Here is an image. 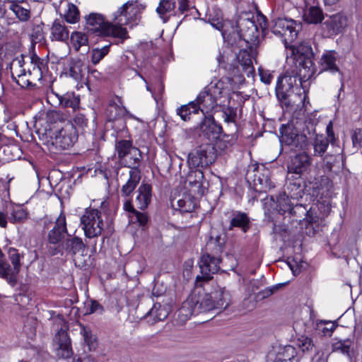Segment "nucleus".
<instances>
[{"label": "nucleus", "mask_w": 362, "mask_h": 362, "mask_svg": "<svg viewBox=\"0 0 362 362\" xmlns=\"http://www.w3.org/2000/svg\"><path fill=\"white\" fill-rule=\"evenodd\" d=\"M129 179L122 187L121 194L122 197H129L135 189L141 180V171L139 168H133L129 171Z\"/></svg>", "instance_id": "27"}, {"label": "nucleus", "mask_w": 362, "mask_h": 362, "mask_svg": "<svg viewBox=\"0 0 362 362\" xmlns=\"http://www.w3.org/2000/svg\"><path fill=\"white\" fill-rule=\"evenodd\" d=\"M338 54L334 50L325 51L319 62L321 71H329L332 74L340 72L339 68L337 64Z\"/></svg>", "instance_id": "23"}, {"label": "nucleus", "mask_w": 362, "mask_h": 362, "mask_svg": "<svg viewBox=\"0 0 362 362\" xmlns=\"http://www.w3.org/2000/svg\"><path fill=\"white\" fill-rule=\"evenodd\" d=\"M318 209L322 216H327L331 211V205L328 202L325 201L319 204Z\"/></svg>", "instance_id": "62"}, {"label": "nucleus", "mask_w": 362, "mask_h": 362, "mask_svg": "<svg viewBox=\"0 0 362 362\" xmlns=\"http://www.w3.org/2000/svg\"><path fill=\"white\" fill-rule=\"evenodd\" d=\"M326 132L327 134L326 137L329 139V141H330V143L333 144L335 141V136L333 131V124L332 122H329V124L327 125Z\"/></svg>", "instance_id": "63"}, {"label": "nucleus", "mask_w": 362, "mask_h": 362, "mask_svg": "<svg viewBox=\"0 0 362 362\" xmlns=\"http://www.w3.org/2000/svg\"><path fill=\"white\" fill-rule=\"evenodd\" d=\"M178 9L181 13H184L189 10V4L188 0H178Z\"/></svg>", "instance_id": "64"}, {"label": "nucleus", "mask_w": 362, "mask_h": 362, "mask_svg": "<svg viewBox=\"0 0 362 362\" xmlns=\"http://www.w3.org/2000/svg\"><path fill=\"white\" fill-rule=\"evenodd\" d=\"M59 99V105L64 107H71L75 111L79 106L80 100L75 96L74 93H67L64 95H59L55 94Z\"/></svg>", "instance_id": "40"}, {"label": "nucleus", "mask_w": 362, "mask_h": 362, "mask_svg": "<svg viewBox=\"0 0 362 362\" xmlns=\"http://www.w3.org/2000/svg\"><path fill=\"white\" fill-rule=\"evenodd\" d=\"M8 259L11 261L13 270L16 272H20L21 268V259L24 257L23 252L15 247H8L7 250Z\"/></svg>", "instance_id": "41"}, {"label": "nucleus", "mask_w": 362, "mask_h": 362, "mask_svg": "<svg viewBox=\"0 0 362 362\" xmlns=\"http://www.w3.org/2000/svg\"><path fill=\"white\" fill-rule=\"evenodd\" d=\"M69 31L64 23L59 20L53 22L51 27V37L52 40L65 42L69 39Z\"/></svg>", "instance_id": "29"}, {"label": "nucleus", "mask_w": 362, "mask_h": 362, "mask_svg": "<svg viewBox=\"0 0 362 362\" xmlns=\"http://www.w3.org/2000/svg\"><path fill=\"white\" fill-rule=\"evenodd\" d=\"M81 224L87 238L100 235L104 226L101 212L95 209H86L81 217Z\"/></svg>", "instance_id": "10"}, {"label": "nucleus", "mask_w": 362, "mask_h": 362, "mask_svg": "<svg viewBox=\"0 0 362 362\" xmlns=\"http://www.w3.org/2000/svg\"><path fill=\"white\" fill-rule=\"evenodd\" d=\"M103 312V307L98 301L92 300L90 301V307L87 310L89 314L97 313L101 314Z\"/></svg>", "instance_id": "61"}, {"label": "nucleus", "mask_w": 362, "mask_h": 362, "mask_svg": "<svg viewBox=\"0 0 362 362\" xmlns=\"http://www.w3.org/2000/svg\"><path fill=\"white\" fill-rule=\"evenodd\" d=\"M167 317V310L160 303L154 304L152 308L144 315V317L148 319V322L151 324L164 320Z\"/></svg>", "instance_id": "31"}, {"label": "nucleus", "mask_w": 362, "mask_h": 362, "mask_svg": "<svg viewBox=\"0 0 362 362\" xmlns=\"http://www.w3.org/2000/svg\"><path fill=\"white\" fill-rule=\"evenodd\" d=\"M107 112L110 120H115L123 117L126 114L127 110L124 107L112 102L107 108Z\"/></svg>", "instance_id": "46"}, {"label": "nucleus", "mask_w": 362, "mask_h": 362, "mask_svg": "<svg viewBox=\"0 0 362 362\" xmlns=\"http://www.w3.org/2000/svg\"><path fill=\"white\" fill-rule=\"evenodd\" d=\"M300 89L298 86L297 76L286 74L278 78L275 88L276 95L282 107L291 108L296 102L295 90Z\"/></svg>", "instance_id": "4"}, {"label": "nucleus", "mask_w": 362, "mask_h": 362, "mask_svg": "<svg viewBox=\"0 0 362 362\" xmlns=\"http://www.w3.org/2000/svg\"><path fill=\"white\" fill-rule=\"evenodd\" d=\"M216 150L210 144H202L188 154L187 163L189 168H206L216 160Z\"/></svg>", "instance_id": "7"}, {"label": "nucleus", "mask_w": 362, "mask_h": 362, "mask_svg": "<svg viewBox=\"0 0 362 362\" xmlns=\"http://www.w3.org/2000/svg\"><path fill=\"white\" fill-rule=\"evenodd\" d=\"M309 213V211H308L303 204H296L292 206L289 214L296 218H303V219H306L308 222L312 223L313 218L310 216Z\"/></svg>", "instance_id": "48"}, {"label": "nucleus", "mask_w": 362, "mask_h": 362, "mask_svg": "<svg viewBox=\"0 0 362 362\" xmlns=\"http://www.w3.org/2000/svg\"><path fill=\"white\" fill-rule=\"evenodd\" d=\"M194 102L197 103L199 111L200 110L204 115H211L218 105V100L206 87L199 93Z\"/></svg>", "instance_id": "20"}, {"label": "nucleus", "mask_w": 362, "mask_h": 362, "mask_svg": "<svg viewBox=\"0 0 362 362\" xmlns=\"http://www.w3.org/2000/svg\"><path fill=\"white\" fill-rule=\"evenodd\" d=\"M280 286V284H277L272 287L266 288L257 293V298H258L260 300L267 298L272 296L273 293H274V292L277 291Z\"/></svg>", "instance_id": "57"}, {"label": "nucleus", "mask_w": 362, "mask_h": 362, "mask_svg": "<svg viewBox=\"0 0 362 362\" xmlns=\"http://www.w3.org/2000/svg\"><path fill=\"white\" fill-rule=\"evenodd\" d=\"M8 8L13 12L16 17L21 22H26L30 18V6L27 1L19 4L9 5Z\"/></svg>", "instance_id": "34"}, {"label": "nucleus", "mask_w": 362, "mask_h": 362, "mask_svg": "<svg viewBox=\"0 0 362 362\" xmlns=\"http://www.w3.org/2000/svg\"><path fill=\"white\" fill-rule=\"evenodd\" d=\"M198 112L199 108L197 106V103L194 101L182 105L177 110V115H180L181 119L184 121L189 120L191 114H197Z\"/></svg>", "instance_id": "43"}, {"label": "nucleus", "mask_w": 362, "mask_h": 362, "mask_svg": "<svg viewBox=\"0 0 362 362\" xmlns=\"http://www.w3.org/2000/svg\"><path fill=\"white\" fill-rule=\"evenodd\" d=\"M68 235L66 216L61 213L56 219L53 228L49 231L47 240L50 244H57Z\"/></svg>", "instance_id": "19"}, {"label": "nucleus", "mask_w": 362, "mask_h": 362, "mask_svg": "<svg viewBox=\"0 0 362 362\" xmlns=\"http://www.w3.org/2000/svg\"><path fill=\"white\" fill-rule=\"evenodd\" d=\"M352 344V341L349 339L339 340L333 344V351L350 356L351 346Z\"/></svg>", "instance_id": "49"}, {"label": "nucleus", "mask_w": 362, "mask_h": 362, "mask_svg": "<svg viewBox=\"0 0 362 362\" xmlns=\"http://www.w3.org/2000/svg\"><path fill=\"white\" fill-rule=\"evenodd\" d=\"M296 73L298 81L303 86V83L310 80L315 74V68L313 60H296Z\"/></svg>", "instance_id": "22"}, {"label": "nucleus", "mask_w": 362, "mask_h": 362, "mask_svg": "<svg viewBox=\"0 0 362 362\" xmlns=\"http://www.w3.org/2000/svg\"><path fill=\"white\" fill-rule=\"evenodd\" d=\"M151 185L147 183H141L139 187L135 199V203L138 209L144 210L148 207L151 200Z\"/></svg>", "instance_id": "26"}, {"label": "nucleus", "mask_w": 362, "mask_h": 362, "mask_svg": "<svg viewBox=\"0 0 362 362\" xmlns=\"http://www.w3.org/2000/svg\"><path fill=\"white\" fill-rule=\"evenodd\" d=\"M224 245L225 238L221 235L210 237L206 245V252L202 255L199 263L202 276L196 278L197 287H202L203 282L211 280L212 275L220 270L221 259L218 256L223 251Z\"/></svg>", "instance_id": "1"}, {"label": "nucleus", "mask_w": 362, "mask_h": 362, "mask_svg": "<svg viewBox=\"0 0 362 362\" xmlns=\"http://www.w3.org/2000/svg\"><path fill=\"white\" fill-rule=\"evenodd\" d=\"M354 147L362 148V128L356 129L351 135Z\"/></svg>", "instance_id": "59"}, {"label": "nucleus", "mask_w": 362, "mask_h": 362, "mask_svg": "<svg viewBox=\"0 0 362 362\" xmlns=\"http://www.w3.org/2000/svg\"><path fill=\"white\" fill-rule=\"evenodd\" d=\"M293 52L296 55V60H313L314 57V53L310 45L306 42H303L298 45L294 49Z\"/></svg>", "instance_id": "38"}, {"label": "nucleus", "mask_w": 362, "mask_h": 362, "mask_svg": "<svg viewBox=\"0 0 362 362\" xmlns=\"http://www.w3.org/2000/svg\"><path fill=\"white\" fill-rule=\"evenodd\" d=\"M311 165V156L303 151L291 158L288 165V171L290 173L303 175L310 171Z\"/></svg>", "instance_id": "16"}, {"label": "nucleus", "mask_w": 362, "mask_h": 362, "mask_svg": "<svg viewBox=\"0 0 362 362\" xmlns=\"http://www.w3.org/2000/svg\"><path fill=\"white\" fill-rule=\"evenodd\" d=\"M175 8V0H161L159 3L158 6L156 8V12L158 13L160 17L163 19L164 22L167 21V18H165V15L173 11Z\"/></svg>", "instance_id": "47"}, {"label": "nucleus", "mask_w": 362, "mask_h": 362, "mask_svg": "<svg viewBox=\"0 0 362 362\" xmlns=\"http://www.w3.org/2000/svg\"><path fill=\"white\" fill-rule=\"evenodd\" d=\"M330 141L322 134H316L312 145L314 150V156L322 157L326 152Z\"/></svg>", "instance_id": "36"}, {"label": "nucleus", "mask_w": 362, "mask_h": 362, "mask_svg": "<svg viewBox=\"0 0 362 362\" xmlns=\"http://www.w3.org/2000/svg\"><path fill=\"white\" fill-rule=\"evenodd\" d=\"M286 188L292 199L301 198L304 194L305 185L301 179L289 181Z\"/></svg>", "instance_id": "39"}, {"label": "nucleus", "mask_w": 362, "mask_h": 362, "mask_svg": "<svg viewBox=\"0 0 362 362\" xmlns=\"http://www.w3.org/2000/svg\"><path fill=\"white\" fill-rule=\"evenodd\" d=\"M224 121L230 123L234 122L236 118V109L232 107H226L223 110Z\"/></svg>", "instance_id": "56"}, {"label": "nucleus", "mask_w": 362, "mask_h": 362, "mask_svg": "<svg viewBox=\"0 0 362 362\" xmlns=\"http://www.w3.org/2000/svg\"><path fill=\"white\" fill-rule=\"evenodd\" d=\"M325 16L322 9L320 6H311L305 10L303 13L304 21L310 24H317L322 21Z\"/></svg>", "instance_id": "33"}, {"label": "nucleus", "mask_w": 362, "mask_h": 362, "mask_svg": "<svg viewBox=\"0 0 362 362\" xmlns=\"http://www.w3.org/2000/svg\"><path fill=\"white\" fill-rule=\"evenodd\" d=\"M251 227V221L248 215L242 211L233 212L230 221L229 230L238 228L243 233H247Z\"/></svg>", "instance_id": "25"}, {"label": "nucleus", "mask_w": 362, "mask_h": 362, "mask_svg": "<svg viewBox=\"0 0 362 362\" xmlns=\"http://www.w3.org/2000/svg\"><path fill=\"white\" fill-rule=\"evenodd\" d=\"M341 156L340 153L334 155L327 154L323 159L325 167L329 171H332L333 168L337 165H339L341 160Z\"/></svg>", "instance_id": "51"}, {"label": "nucleus", "mask_w": 362, "mask_h": 362, "mask_svg": "<svg viewBox=\"0 0 362 362\" xmlns=\"http://www.w3.org/2000/svg\"><path fill=\"white\" fill-rule=\"evenodd\" d=\"M280 141L291 151L305 150L308 146V139L305 134H299L298 130L291 126L281 131Z\"/></svg>", "instance_id": "11"}, {"label": "nucleus", "mask_w": 362, "mask_h": 362, "mask_svg": "<svg viewBox=\"0 0 362 362\" xmlns=\"http://www.w3.org/2000/svg\"><path fill=\"white\" fill-rule=\"evenodd\" d=\"M296 350L291 345L279 347L273 362H298Z\"/></svg>", "instance_id": "28"}, {"label": "nucleus", "mask_w": 362, "mask_h": 362, "mask_svg": "<svg viewBox=\"0 0 362 362\" xmlns=\"http://www.w3.org/2000/svg\"><path fill=\"white\" fill-rule=\"evenodd\" d=\"M144 8L145 6L140 4L138 0H129L114 13L113 23L119 27L129 23L137 24L140 14Z\"/></svg>", "instance_id": "6"}, {"label": "nucleus", "mask_w": 362, "mask_h": 362, "mask_svg": "<svg viewBox=\"0 0 362 362\" xmlns=\"http://www.w3.org/2000/svg\"><path fill=\"white\" fill-rule=\"evenodd\" d=\"M88 66L79 58H71L69 62L67 74L74 80L81 81L87 71Z\"/></svg>", "instance_id": "24"}, {"label": "nucleus", "mask_w": 362, "mask_h": 362, "mask_svg": "<svg viewBox=\"0 0 362 362\" xmlns=\"http://www.w3.org/2000/svg\"><path fill=\"white\" fill-rule=\"evenodd\" d=\"M206 88L217 100L222 97L226 96L229 93L228 85L221 80H219L214 83H211Z\"/></svg>", "instance_id": "37"}, {"label": "nucleus", "mask_w": 362, "mask_h": 362, "mask_svg": "<svg viewBox=\"0 0 362 362\" xmlns=\"http://www.w3.org/2000/svg\"><path fill=\"white\" fill-rule=\"evenodd\" d=\"M197 302L196 292H193L182 303L181 307L177 310V317L180 322H185L194 314H198L197 309Z\"/></svg>", "instance_id": "21"}, {"label": "nucleus", "mask_w": 362, "mask_h": 362, "mask_svg": "<svg viewBox=\"0 0 362 362\" xmlns=\"http://www.w3.org/2000/svg\"><path fill=\"white\" fill-rule=\"evenodd\" d=\"M19 273L13 270L6 260L0 259V277L4 279L11 286H13L17 283V276Z\"/></svg>", "instance_id": "30"}, {"label": "nucleus", "mask_w": 362, "mask_h": 362, "mask_svg": "<svg viewBox=\"0 0 362 362\" xmlns=\"http://www.w3.org/2000/svg\"><path fill=\"white\" fill-rule=\"evenodd\" d=\"M298 345L303 352L310 351L314 348L313 340L308 337H301L298 339Z\"/></svg>", "instance_id": "55"}, {"label": "nucleus", "mask_w": 362, "mask_h": 362, "mask_svg": "<svg viewBox=\"0 0 362 362\" xmlns=\"http://www.w3.org/2000/svg\"><path fill=\"white\" fill-rule=\"evenodd\" d=\"M177 206L180 211L182 212H192L195 208L194 204L189 198L179 199L177 201Z\"/></svg>", "instance_id": "54"}, {"label": "nucleus", "mask_w": 362, "mask_h": 362, "mask_svg": "<svg viewBox=\"0 0 362 362\" xmlns=\"http://www.w3.org/2000/svg\"><path fill=\"white\" fill-rule=\"evenodd\" d=\"M110 45H105L102 48H95L91 52V62L93 64H97L109 52Z\"/></svg>", "instance_id": "52"}, {"label": "nucleus", "mask_w": 362, "mask_h": 362, "mask_svg": "<svg viewBox=\"0 0 362 362\" xmlns=\"http://www.w3.org/2000/svg\"><path fill=\"white\" fill-rule=\"evenodd\" d=\"M71 44L76 51H78L83 46H88V39L87 35L78 31L73 32L70 37Z\"/></svg>", "instance_id": "42"}, {"label": "nucleus", "mask_w": 362, "mask_h": 362, "mask_svg": "<svg viewBox=\"0 0 362 362\" xmlns=\"http://www.w3.org/2000/svg\"><path fill=\"white\" fill-rule=\"evenodd\" d=\"M297 24L293 20L277 18L272 21V32L276 36L284 37L285 41L292 42L298 36Z\"/></svg>", "instance_id": "12"}, {"label": "nucleus", "mask_w": 362, "mask_h": 362, "mask_svg": "<svg viewBox=\"0 0 362 362\" xmlns=\"http://www.w3.org/2000/svg\"><path fill=\"white\" fill-rule=\"evenodd\" d=\"M204 173L201 170H192L189 173L187 181L189 186L194 188V191L198 194H203Z\"/></svg>", "instance_id": "32"}, {"label": "nucleus", "mask_w": 362, "mask_h": 362, "mask_svg": "<svg viewBox=\"0 0 362 362\" xmlns=\"http://www.w3.org/2000/svg\"><path fill=\"white\" fill-rule=\"evenodd\" d=\"M27 211L20 206L13 208L8 216V221L13 223H23L28 218Z\"/></svg>", "instance_id": "45"}, {"label": "nucleus", "mask_w": 362, "mask_h": 362, "mask_svg": "<svg viewBox=\"0 0 362 362\" xmlns=\"http://www.w3.org/2000/svg\"><path fill=\"white\" fill-rule=\"evenodd\" d=\"M292 206L293 204H291L288 197L285 194L277 199L276 208L283 214L286 212L290 213Z\"/></svg>", "instance_id": "53"}, {"label": "nucleus", "mask_w": 362, "mask_h": 362, "mask_svg": "<svg viewBox=\"0 0 362 362\" xmlns=\"http://www.w3.org/2000/svg\"><path fill=\"white\" fill-rule=\"evenodd\" d=\"M66 22L69 23H76L79 20V11L73 4H68L67 11L64 14Z\"/></svg>", "instance_id": "50"}, {"label": "nucleus", "mask_w": 362, "mask_h": 362, "mask_svg": "<svg viewBox=\"0 0 362 362\" xmlns=\"http://www.w3.org/2000/svg\"><path fill=\"white\" fill-rule=\"evenodd\" d=\"M54 346L57 356L69 358L73 355L71 339L65 329L61 328L54 337Z\"/></svg>", "instance_id": "15"}, {"label": "nucleus", "mask_w": 362, "mask_h": 362, "mask_svg": "<svg viewBox=\"0 0 362 362\" xmlns=\"http://www.w3.org/2000/svg\"><path fill=\"white\" fill-rule=\"evenodd\" d=\"M199 129L202 136L209 141L218 139L223 132L222 127L216 122L212 115H204L199 124Z\"/></svg>", "instance_id": "17"}, {"label": "nucleus", "mask_w": 362, "mask_h": 362, "mask_svg": "<svg viewBox=\"0 0 362 362\" xmlns=\"http://www.w3.org/2000/svg\"><path fill=\"white\" fill-rule=\"evenodd\" d=\"M78 132L73 123L64 122L53 133L52 144L59 150L69 149L78 140Z\"/></svg>", "instance_id": "9"}, {"label": "nucleus", "mask_w": 362, "mask_h": 362, "mask_svg": "<svg viewBox=\"0 0 362 362\" xmlns=\"http://www.w3.org/2000/svg\"><path fill=\"white\" fill-rule=\"evenodd\" d=\"M73 122L75 125L83 128L84 127H86L88 119L86 118L84 115L81 113H76L73 118Z\"/></svg>", "instance_id": "60"}, {"label": "nucleus", "mask_w": 362, "mask_h": 362, "mask_svg": "<svg viewBox=\"0 0 362 362\" xmlns=\"http://www.w3.org/2000/svg\"><path fill=\"white\" fill-rule=\"evenodd\" d=\"M134 147L130 140H119L115 142V151L117 153L119 160L126 158V155Z\"/></svg>", "instance_id": "44"}, {"label": "nucleus", "mask_w": 362, "mask_h": 362, "mask_svg": "<svg viewBox=\"0 0 362 362\" xmlns=\"http://www.w3.org/2000/svg\"><path fill=\"white\" fill-rule=\"evenodd\" d=\"M142 160V153L140 150L134 146L130 151L126 155V158L120 161L122 163H124L126 166L128 168H139V166Z\"/></svg>", "instance_id": "35"}, {"label": "nucleus", "mask_w": 362, "mask_h": 362, "mask_svg": "<svg viewBox=\"0 0 362 362\" xmlns=\"http://www.w3.org/2000/svg\"><path fill=\"white\" fill-rule=\"evenodd\" d=\"M197 294V313H205L216 309H226L228 305V293L223 289H218L211 293H204L195 290Z\"/></svg>", "instance_id": "5"}, {"label": "nucleus", "mask_w": 362, "mask_h": 362, "mask_svg": "<svg viewBox=\"0 0 362 362\" xmlns=\"http://www.w3.org/2000/svg\"><path fill=\"white\" fill-rule=\"evenodd\" d=\"M228 36L233 38L234 42L237 39L238 43L244 42L245 45H252L258 37V30L253 21L249 18H240L236 22L235 28Z\"/></svg>", "instance_id": "8"}, {"label": "nucleus", "mask_w": 362, "mask_h": 362, "mask_svg": "<svg viewBox=\"0 0 362 362\" xmlns=\"http://www.w3.org/2000/svg\"><path fill=\"white\" fill-rule=\"evenodd\" d=\"M26 64L23 55L12 60L10 69L12 79L21 88L33 89L42 78V63L37 57H33Z\"/></svg>", "instance_id": "2"}, {"label": "nucleus", "mask_w": 362, "mask_h": 362, "mask_svg": "<svg viewBox=\"0 0 362 362\" xmlns=\"http://www.w3.org/2000/svg\"><path fill=\"white\" fill-rule=\"evenodd\" d=\"M86 28L98 36H112L122 40L128 38L127 28L106 21L103 16L98 13H91L86 16Z\"/></svg>", "instance_id": "3"}, {"label": "nucleus", "mask_w": 362, "mask_h": 362, "mask_svg": "<svg viewBox=\"0 0 362 362\" xmlns=\"http://www.w3.org/2000/svg\"><path fill=\"white\" fill-rule=\"evenodd\" d=\"M68 235L69 238L62 241L59 247H61L62 250L67 255L74 257L76 265L82 267L86 265V262H81L76 255L80 253L81 256H83L86 245L83 243L81 238L76 236L71 237L70 235Z\"/></svg>", "instance_id": "14"}, {"label": "nucleus", "mask_w": 362, "mask_h": 362, "mask_svg": "<svg viewBox=\"0 0 362 362\" xmlns=\"http://www.w3.org/2000/svg\"><path fill=\"white\" fill-rule=\"evenodd\" d=\"M130 217L133 219L135 218V221L141 226H144L146 225L148 221V216L146 213L140 212L136 210L134 214L130 216Z\"/></svg>", "instance_id": "58"}, {"label": "nucleus", "mask_w": 362, "mask_h": 362, "mask_svg": "<svg viewBox=\"0 0 362 362\" xmlns=\"http://www.w3.org/2000/svg\"><path fill=\"white\" fill-rule=\"evenodd\" d=\"M347 25V18L342 13H338L329 16L321 24L322 35L324 37H332L342 33Z\"/></svg>", "instance_id": "13"}, {"label": "nucleus", "mask_w": 362, "mask_h": 362, "mask_svg": "<svg viewBox=\"0 0 362 362\" xmlns=\"http://www.w3.org/2000/svg\"><path fill=\"white\" fill-rule=\"evenodd\" d=\"M256 55L255 48L252 45H246L245 49L240 50L237 59L242 71L247 76H253L255 68L252 64V59Z\"/></svg>", "instance_id": "18"}]
</instances>
